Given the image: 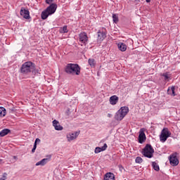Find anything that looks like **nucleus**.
Here are the masks:
<instances>
[{"instance_id":"obj_5","label":"nucleus","mask_w":180,"mask_h":180,"mask_svg":"<svg viewBox=\"0 0 180 180\" xmlns=\"http://www.w3.org/2000/svg\"><path fill=\"white\" fill-rule=\"evenodd\" d=\"M142 154L146 158H153L154 155V148L150 144H146L142 150Z\"/></svg>"},{"instance_id":"obj_8","label":"nucleus","mask_w":180,"mask_h":180,"mask_svg":"<svg viewBox=\"0 0 180 180\" xmlns=\"http://www.w3.org/2000/svg\"><path fill=\"white\" fill-rule=\"evenodd\" d=\"M79 41L81 46H86L88 44V35L85 32H81L79 34Z\"/></svg>"},{"instance_id":"obj_26","label":"nucleus","mask_w":180,"mask_h":180,"mask_svg":"<svg viewBox=\"0 0 180 180\" xmlns=\"http://www.w3.org/2000/svg\"><path fill=\"white\" fill-rule=\"evenodd\" d=\"M112 20L114 23H117L119 22V16L117 14H112Z\"/></svg>"},{"instance_id":"obj_15","label":"nucleus","mask_w":180,"mask_h":180,"mask_svg":"<svg viewBox=\"0 0 180 180\" xmlns=\"http://www.w3.org/2000/svg\"><path fill=\"white\" fill-rule=\"evenodd\" d=\"M49 161H50V159L44 158L41 161L37 162L35 164V165H36V167H39V165H41V167H44V165H46V164H47V162H49Z\"/></svg>"},{"instance_id":"obj_20","label":"nucleus","mask_w":180,"mask_h":180,"mask_svg":"<svg viewBox=\"0 0 180 180\" xmlns=\"http://www.w3.org/2000/svg\"><path fill=\"white\" fill-rule=\"evenodd\" d=\"M117 46L120 51H126L127 50V46L123 43H119Z\"/></svg>"},{"instance_id":"obj_34","label":"nucleus","mask_w":180,"mask_h":180,"mask_svg":"<svg viewBox=\"0 0 180 180\" xmlns=\"http://www.w3.org/2000/svg\"><path fill=\"white\" fill-rule=\"evenodd\" d=\"M119 167H120V169H124V168L123 167V166H122V165H120Z\"/></svg>"},{"instance_id":"obj_23","label":"nucleus","mask_w":180,"mask_h":180,"mask_svg":"<svg viewBox=\"0 0 180 180\" xmlns=\"http://www.w3.org/2000/svg\"><path fill=\"white\" fill-rule=\"evenodd\" d=\"M6 115V109L4 107H0V117H4Z\"/></svg>"},{"instance_id":"obj_9","label":"nucleus","mask_w":180,"mask_h":180,"mask_svg":"<svg viewBox=\"0 0 180 180\" xmlns=\"http://www.w3.org/2000/svg\"><path fill=\"white\" fill-rule=\"evenodd\" d=\"M20 15L24 18V19H30V12L29 10L22 7L20 11Z\"/></svg>"},{"instance_id":"obj_3","label":"nucleus","mask_w":180,"mask_h":180,"mask_svg":"<svg viewBox=\"0 0 180 180\" xmlns=\"http://www.w3.org/2000/svg\"><path fill=\"white\" fill-rule=\"evenodd\" d=\"M20 71L22 74H29L32 71H34V63L30 61L24 63L21 66Z\"/></svg>"},{"instance_id":"obj_29","label":"nucleus","mask_w":180,"mask_h":180,"mask_svg":"<svg viewBox=\"0 0 180 180\" xmlns=\"http://www.w3.org/2000/svg\"><path fill=\"white\" fill-rule=\"evenodd\" d=\"M7 176H8V174L4 173L3 174L2 176L0 177V180H6Z\"/></svg>"},{"instance_id":"obj_1","label":"nucleus","mask_w":180,"mask_h":180,"mask_svg":"<svg viewBox=\"0 0 180 180\" xmlns=\"http://www.w3.org/2000/svg\"><path fill=\"white\" fill-rule=\"evenodd\" d=\"M65 72L71 75H79L81 74V67L79 64L68 63L65 67Z\"/></svg>"},{"instance_id":"obj_36","label":"nucleus","mask_w":180,"mask_h":180,"mask_svg":"<svg viewBox=\"0 0 180 180\" xmlns=\"http://www.w3.org/2000/svg\"><path fill=\"white\" fill-rule=\"evenodd\" d=\"M146 2L148 4L149 2H151V0H146Z\"/></svg>"},{"instance_id":"obj_11","label":"nucleus","mask_w":180,"mask_h":180,"mask_svg":"<svg viewBox=\"0 0 180 180\" xmlns=\"http://www.w3.org/2000/svg\"><path fill=\"white\" fill-rule=\"evenodd\" d=\"M97 36L98 41H103V40L106 39V34L103 32L98 31Z\"/></svg>"},{"instance_id":"obj_25","label":"nucleus","mask_w":180,"mask_h":180,"mask_svg":"<svg viewBox=\"0 0 180 180\" xmlns=\"http://www.w3.org/2000/svg\"><path fill=\"white\" fill-rule=\"evenodd\" d=\"M89 64L90 67H95L96 62H95V59L90 58V59H89Z\"/></svg>"},{"instance_id":"obj_16","label":"nucleus","mask_w":180,"mask_h":180,"mask_svg":"<svg viewBox=\"0 0 180 180\" xmlns=\"http://www.w3.org/2000/svg\"><path fill=\"white\" fill-rule=\"evenodd\" d=\"M117 102H119V97H117V96L114 95L110 98V105H116V103H117Z\"/></svg>"},{"instance_id":"obj_32","label":"nucleus","mask_w":180,"mask_h":180,"mask_svg":"<svg viewBox=\"0 0 180 180\" xmlns=\"http://www.w3.org/2000/svg\"><path fill=\"white\" fill-rule=\"evenodd\" d=\"M33 148H35V150L37 148V143H34Z\"/></svg>"},{"instance_id":"obj_35","label":"nucleus","mask_w":180,"mask_h":180,"mask_svg":"<svg viewBox=\"0 0 180 180\" xmlns=\"http://www.w3.org/2000/svg\"><path fill=\"white\" fill-rule=\"evenodd\" d=\"M34 151H36V149H35L34 148H33L32 149V153H34Z\"/></svg>"},{"instance_id":"obj_37","label":"nucleus","mask_w":180,"mask_h":180,"mask_svg":"<svg viewBox=\"0 0 180 180\" xmlns=\"http://www.w3.org/2000/svg\"><path fill=\"white\" fill-rule=\"evenodd\" d=\"M0 164H2V159H0Z\"/></svg>"},{"instance_id":"obj_31","label":"nucleus","mask_w":180,"mask_h":180,"mask_svg":"<svg viewBox=\"0 0 180 180\" xmlns=\"http://www.w3.org/2000/svg\"><path fill=\"white\" fill-rule=\"evenodd\" d=\"M34 143H36V144H39V143H40V139L39 138L36 139Z\"/></svg>"},{"instance_id":"obj_28","label":"nucleus","mask_w":180,"mask_h":180,"mask_svg":"<svg viewBox=\"0 0 180 180\" xmlns=\"http://www.w3.org/2000/svg\"><path fill=\"white\" fill-rule=\"evenodd\" d=\"M32 74H40L39 69H36V65H34V69L32 71Z\"/></svg>"},{"instance_id":"obj_12","label":"nucleus","mask_w":180,"mask_h":180,"mask_svg":"<svg viewBox=\"0 0 180 180\" xmlns=\"http://www.w3.org/2000/svg\"><path fill=\"white\" fill-rule=\"evenodd\" d=\"M146 134L144 133V131H140L139 135V143H140V144H143V143L146 141Z\"/></svg>"},{"instance_id":"obj_21","label":"nucleus","mask_w":180,"mask_h":180,"mask_svg":"<svg viewBox=\"0 0 180 180\" xmlns=\"http://www.w3.org/2000/svg\"><path fill=\"white\" fill-rule=\"evenodd\" d=\"M9 133H11V129H4L0 131V137H5V136Z\"/></svg>"},{"instance_id":"obj_33","label":"nucleus","mask_w":180,"mask_h":180,"mask_svg":"<svg viewBox=\"0 0 180 180\" xmlns=\"http://www.w3.org/2000/svg\"><path fill=\"white\" fill-rule=\"evenodd\" d=\"M107 116L108 117H112L113 115L110 113H108Z\"/></svg>"},{"instance_id":"obj_17","label":"nucleus","mask_w":180,"mask_h":180,"mask_svg":"<svg viewBox=\"0 0 180 180\" xmlns=\"http://www.w3.org/2000/svg\"><path fill=\"white\" fill-rule=\"evenodd\" d=\"M104 180H115V174L113 173H106L104 176Z\"/></svg>"},{"instance_id":"obj_10","label":"nucleus","mask_w":180,"mask_h":180,"mask_svg":"<svg viewBox=\"0 0 180 180\" xmlns=\"http://www.w3.org/2000/svg\"><path fill=\"white\" fill-rule=\"evenodd\" d=\"M78 136H79V131L68 134H67L68 141H72V140H75V139H77Z\"/></svg>"},{"instance_id":"obj_7","label":"nucleus","mask_w":180,"mask_h":180,"mask_svg":"<svg viewBox=\"0 0 180 180\" xmlns=\"http://www.w3.org/2000/svg\"><path fill=\"white\" fill-rule=\"evenodd\" d=\"M178 153H174L169 155V161L172 167H176L179 164V160H178Z\"/></svg>"},{"instance_id":"obj_30","label":"nucleus","mask_w":180,"mask_h":180,"mask_svg":"<svg viewBox=\"0 0 180 180\" xmlns=\"http://www.w3.org/2000/svg\"><path fill=\"white\" fill-rule=\"evenodd\" d=\"M52 2H54V0H46V3L48 4V5H51Z\"/></svg>"},{"instance_id":"obj_24","label":"nucleus","mask_w":180,"mask_h":180,"mask_svg":"<svg viewBox=\"0 0 180 180\" xmlns=\"http://www.w3.org/2000/svg\"><path fill=\"white\" fill-rule=\"evenodd\" d=\"M152 167H153V169H155V171H160V166L158 165V164H157V162H153Z\"/></svg>"},{"instance_id":"obj_27","label":"nucleus","mask_w":180,"mask_h":180,"mask_svg":"<svg viewBox=\"0 0 180 180\" xmlns=\"http://www.w3.org/2000/svg\"><path fill=\"white\" fill-rule=\"evenodd\" d=\"M135 162H136V164H141V162H143V158L141 157H136Z\"/></svg>"},{"instance_id":"obj_14","label":"nucleus","mask_w":180,"mask_h":180,"mask_svg":"<svg viewBox=\"0 0 180 180\" xmlns=\"http://www.w3.org/2000/svg\"><path fill=\"white\" fill-rule=\"evenodd\" d=\"M53 126L55 127V130L61 131L63 130V126L60 124V122L57 121L56 120H54L53 121Z\"/></svg>"},{"instance_id":"obj_6","label":"nucleus","mask_w":180,"mask_h":180,"mask_svg":"<svg viewBox=\"0 0 180 180\" xmlns=\"http://www.w3.org/2000/svg\"><path fill=\"white\" fill-rule=\"evenodd\" d=\"M168 137H171V131L168 128H164L160 136V140L162 143H165V141L168 139Z\"/></svg>"},{"instance_id":"obj_2","label":"nucleus","mask_w":180,"mask_h":180,"mask_svg":"<svg viewBox=\"0 0 180 180\" xmlns=\"http://www.w3.org/2000/svg\"><path fill=\"white\" fill-rule=\"evenodd\" d=\"M57 11V4H51L49 6L46 8V10L41 12V18L42 20H46L50 16V15H53Z\"/></svg>"},{"instance_id":"obj_18","label":"nucleus","mask_w":180,"mask_h":180,"mask_svg":"<svg viewBox=\"0 0 180 180\" xmlns=\"http://www.w3.org/2000/svg\"><path fill=\"white\" fill-rule=\"evenodd\" d=\"M167 94L172 96H176V94H175V86H172L171 88H169Z\"/></svg>"},{"instance_id":"obj_13","label":"nucleus","mask_w":180,"mask_h":180,"mask_svg":"<svg viewBox=\"0 0 180 180\" xmlns=\"http://www.w3.org/2000/svg\"><path fill=\"white\" fill-rule=\"evenodd\" d=\"M108 148V145L106 143H104L103 146L101 147H96L95 148L94 153L95 154H99V153H101V151H105Z\"/></svg>"},{"instance_id":"obj_4","label":"nucleus","mask_w":180,"mask_h":180,"mask_svg":"<svg viewBox=\"0 0 180 180\" xmlns=\"http://www.w3.org/2000/svg\"><path fill=\"white\" fill-rule=\"evenodd\" d=\"M127 113H129V108L126 106L121 107L115 114V120H123Z\"/></svg>"},{"instance_id":"obj_19","label":"nucleus","mask_w":180,"mask_h":180,"mask_svg":"<svg viewBox=\"0 0 180 180\" xmlns=\"http://www.w3.org/2000/svg\"><path fill=\"white\" fill-rule=\"evenodd\" d=\"M161 76L164 77V79L166 81V82H169V79L171 78V74H169V72H164L161 75Z\"/></svg>"},{"instance_id":"obj_22","label":"nucleus","mask_w":180,"mask_h":180,"mask_svg":"<svg viewBox=\"0 0 180 180\" xmlns=\"http://www.w3.org/2000/svg\"><path fill=\"white\" fill-rule=\"evenodd\" d=\"M59 33H61L62 34L68 33V29L67 28V25H65L63 27H60L59 30Z\"/></svg>"}]
</instances>
